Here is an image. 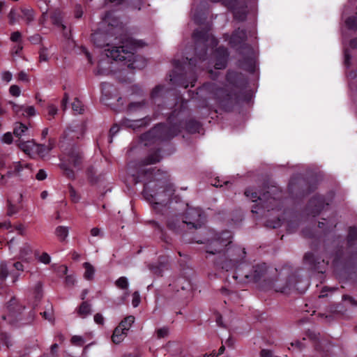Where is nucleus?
<instances>
[{
    "instance_id": "nucleus-1",
    "label": "nucleus",
    "mask_w": 357,
    "mask_h": 357,
    "mask_svg": "<svg viewBox=\"0 0 357 357\" xmlns=\"http://www.w3.org/2000/svg\"><path fill=\"white\" fill-rule=\"evenodd\" d=\"M161 155L158 151L151 153L147 158L139 163L131 162L129 171L135 183H144V197L153 204L157 213H163V211L169 215L176 211L173 206V201L178 202L179 198L174 195V187L168 182L167 173L158 170L153 173L152 169L146 166L160 162ZM169 216H167L168 218Z\"/></svg>"
},
{
    "instance_id": "nucleus-2",
    "label": "nucleus",
    "mask_w": 357,
    "mask_h": 357,
    "mask_svg": "<svg viewBox=\"0 0 357 357\" xmlns=\"http://www.w3.org/2000/svg\"><path fill=\"white\" fill-rule=\"evenodd\" d=\"M145 43L142 40H137L128 38L121 42L119 46H113L105 50L107 58L101 60L96 70L97 75H109L113 72V62L126 61L128 67L132 69H142L146 65V61L139 56H135L134 52L139 47H142Z\"/></svg>"
},
{
    "instance_id": "nucleus-3",
    "label": "nucleus",
    "mask_w": 357,
    "mask_h": 357,
    "mask_svg": "<svg viewBox=\"0 0 357 357\" xmlns=\"http://www.w3.org/2000/svg\"><path fill=\"white\" fill-rule=\"evenodd\" d=\"M185 206L187 207L186 212L182 218L178 216L177 209L167 218L166 224L170 230L179 232L185 227L198 229L204 225L205 215L201 208L189 207L188 204H185Z\"/></svg>"
},
{
    "instance_id": "nucleus-4",
    "label": "nucleus",
    "mask_w": 357,
    "mask_h": 357,
    "mask_svg": "<svg viewBox=\"0 0 357 357\" xmlns=\"http://www.w3.org/2000/svg\"><path fill=\"white\" fill-rule=\"evenodd\" d=\"M245 195L253 202H259L258 204L252 208V213H258L259 208H266L267 211L278 208L280 205L281 192L275 186L268 188L263 194L258 195V192L251 189L245 191Z\"/></svg>"
},
{
    "instance_id": "nucleus-5",
    "label": "nucleus",
    "mask_w": 357,
    "mask_h": 357,
    "mask_svg": "<svg viewBox=\"0 0 357 357\" xmlns=\"http://www.w3.org/2000/svg\"><path fill=\"white\" fill-rule=\"evenodd\" d=\"M193 39L195 42L196 57L189 60V64L196 66L194 60L197 59L202 63L206 60L207 51H211L218 45V40L215 37L206 30H196L193 33Z\"/></svg>"
},
{
    "instance_id": "nucleus-6",
    "label": "nucleus",
    "mask_w": 357,
    "mask_h": 357,
    "mask_svg": "<svg viewBox=\"0 0 357 357\" xmlns=\"http://www.w3.org/2000/svg\"><path fill=\"white\" fill-rule=\"evenodd\" d=\"M246 252L244 248L237 245H229L217 262V266L227 271L236 269L238 274V269L245 264Z\"/></svg>"
},
{
    "instance_id": "nucleus-7",
    "label": "nucleus",
    "mask_w": 357,
    "mask_h": 357,
    "mask_svg": "<svg viewBox=\"0 0 357 357\" xmlns=\"http://www.w3.org/2000/svg\"><path fill=\"white\" fill-rule=\"evenodd\" d=\"M232 234L229 231L216 233L206 242V251L208 254L215 255L225 252L231 244Z\"/></svg>"
},
{
    "instance_id": "nucleus-8",
    "label": "nucleus",
    "mask_w": 357,
    "mask_h": 357,
    "mask_svg": "<svg viewBox=\"0 0 357 357\" xmlns=\"http://www.w3.org/2000/svg\"><path fill=\"white\" fill-rule=\"evenodd\" d=\"M169 130L167 125L158 124L147 132L143 134L141 136V140L144 142L145 146H148L155 143L156 141L173 137L178 132V131H176L167 135Z\"/></svg>"
},
{
    "instance_id": "nucleus-9",
    "label": "nucleus",
    "mask_w": 357,
    "mask_h": 357,
    "mask_svg": "<svg viewBox=\"0 0 357 357\" xmlns=\"http://www.w3.org/2000/svg\"><path fill=\"white\" fill-rule=\"evenodd\" d=\"M82 159L81 153L76 149H72L66 156L61 159V168L63 170L66 176L72 179L75 178V173L71 167L79 169Z\"/></svg>"
},
{
    "instance_id": "nucleus-10",
    "label": "nucleus",
    "mask_w": 357,
    "mask_h": 357,
    "mask_svg": "<svg viewBox=\"0 0 357 357\" xmlns=\"http://www.w3.org/2000/svg\"><path fill=\"white\" fill-rule=\"evenodd\" d=\"M266 271V266L265 264H257L252 266L250 269L248 264L243 265L242 268L238 269V274L233 275V278L244 277L248 282H258Z\"/></svg>"
},
{
    "instance_id": "nucleus-11",
    "label": "nucleus",
    "mask_w": 357,
    "mask_h": 357,
    "mask_svg": "<svg viewBox=\"0 0 357 357\" xmlns=\"http://www.w3.org/2000/svg\"><path fill=\"white\" fill-rule=\"evenodd\" d=\"M7 309L8 314L2 316L3 319L8 320L11 324L22 319L20 316L22 310L25 309V307L21 305L16 298H13L10 300L7 305Z\"/></svg>"
},
{
    "instance_id": "nucleus-12",
    "label": "nucleus",
    "mask_w": 357,
    "mask_h": 357,
    "mask_svg": "<svg viewBox=\"0 0 357 357\" xmlns=\"http://www.w3.org/2000/svg\"><path fill=\"white\" fill-rule=\"evenodd\" d=\"M8 168L9 170L6 174L8 177L17 176L23 179L31 176V169L27 163H22L20 161L13 162Z\"/></svg>"
},
{
    "instance_id": "nucleus-13",
    "label": "nucleus",
    "mask_w": 357,
    "mask_h": 357,
    "mask_svg": "<svg viewBox=\"0 0 357 357\" xmlns=\"http://www.w3.org/2000/svg\"><path fill=\"white\" fill-rule=\"evenodd\" d=\"M227 57V50L220 47L213 53L208 63L213 65L215 69H223L226 67Z\"/></svg>"
},
{
    "instance_id": "nucleus-14",
    "label": "nucleus",
    "mask_w": 357,
    "mask_h": 357,
    "mask_svg": "<svg viewBox=\"0 0 357 357\" xmlns=\"http://www.w3.org/2000/svg\"><path fill=\"white\" fill-rule=\"evenodd\" d=\"M114 31V28L113 24H112V27L107 33L102 31L101 29L96 31L91 36V38L94 45L99 47H109L111 42V34L113 33Z\"/></svg>"
},
{
    "instance_id": "nucleus-15",
    "label": "nucleus",
    "mask_w": 357,
    "mask_h": 357,
    "mask_svg": "<svg viewBox=\"0 0 357 357\" xmlns=\"http://www.w3.org/2000/svg\"><path fill=\"white\" fill-rule=\"evenodd\" d=\"M204 88L208 90L214 98L218 100H229V95L227 90L224 88H218L214 83L207 84L204 85Z\"/></svg>"
},
{
    "instance_id": "nucleus-16",
    "label": "nucleus",
    "mask_w": 357,
    "mask_h": 357,
    "mask_svg": "<svg viewBox=\"0 0 357 357\" xmlns=\"http://www.w3.org/2000/svg\"><path fill=\"white\" fill-rule=\"evenodd\" d=\"M304 261L306 264L312 266L314 269H317L319 272H323L322 267L323 264H325V259L317 257L313 252H307L304 256Z\"/></svg>"
},
{
    "instance_id": "nucleus-17",
    "label": "nucleus",
    "mask_w": 357,
    "mask_h": 357,
    "mask_svg": "<svg viewBox=\"0 0 357 357\" xmlns=\"http://www.w3.org/2000/svg\"><path fill=\"white\" fill-rule=\"evenodd\" d=\"M324 200L321 196H316L313 197L309 203V207L311 208V213L313 216L318 215L320 211L324 208Z\"/></svg>"
},
{
    "instance_id": "nucleus-18",
    "label": "nucleus",
    "mask_w": 357,
    "mask_h": 357,
    "mask_svg": "<svg viewBox=\"0 0 357 357\" xmlns=\"http://www.w3.org/2000/svg\"><path fill=\"white\" fill-rule=\"evenodd\" d=\"M17 143L20 149L24 152L26 154L33 157L34 155L35 146H36L37 144H36L33 140H17L16 142Z\"/></svg>"
},
{
    "instance_id": "nucleus-19",
    "label": "nucleus",
    "mask_w": 357,
    "mask_h": 357,
    "mask_svg": "<svg viewBox=\"0 0 357 357\" xmlns=\"http://www.w3.org/2000/svg\"><path fill=\"white\" fill-rule=\"evenodd\" d=\"M246 39V32L244 29H238L236 30L229 39V43L234 46H238L243 43Z\"/></svg>"
},
{
    "instance_id": "nucleus-20",
    "label": "nucleus",
    "mask_w": 357,
    "mask_h": 357,
    "mask_svg": "<svg viewBox=\"0 0 357 357\" xmlns=\"http://www.w3.org/2000/svg\"><path fill=\"white\" fill-rule=\"evenodd\" d=\"M18 259L29 263L32 259V248L29 243H24L20 249Z\"/></svg>"
},
{
    "instance_id": "nucleus-21",
    "label": "nucleus",
    "mask_w": 357,
    "mask_h": 357,
    "mask_svg": "<svg viewBox=\"0 0 357 357\" xmlns=\"http://www.w3.org/2000/svg\"><path fill=\"white\" fill-rule=\"evenodd\" d=\"M10 104L13 105V109L14 112L17 114H22L23 116H32L36 114V110L34 107L33 106H29L26 107H24L22 105H17L13 102H10Z\"/></svg>"
},
{
    "instance_id": "nucleus-22",
    "label": "nucleus",
    "mask_w": 357,
    "mask_h": 357,
    "mask_svg": "<svg viewBox=\"0 0 357 357\" xmlns=\"http://www.w3.org/2000/svg\"><path fill=\"white\" fill-rule=\"evenodd\" d=\"M54 147V140H50L47 146L37 144L36 146H35L34 155H38L40 157H45Z\"/></svg>"
},
{
    "instance_id": "nucleus-23",
    "label": "nucleus",
    "mask_w": 357,
    "mask_h": 357,
    "mask_svg": "<svg viewBox=\"0 0 357 357\" xmlns=\"http://www.w3.org/2000/svg\"><path fill=\"white\" fill-rule=\"evenodd\" d=\"M127 334V331H124V330L117 326L113 332L112 340L114 344H119L123 341Z\"/></svg>"
},
{
    "instance_id": "nucleus-24",
    "label": "nucleus",
    "mask_w": 357,
    "mask_h": 357,
    "mask_svg": "<svg viewBox=\"0 0 357 357\" xmlns=\"http://www.w3.org/2000/svg\"><path fill=\"white\" fill-rule=\"evenodd\" d=\"M77 313L82 318L86 317L91 314V305L86 301H83L77 309Z\"/></svg>"
},
{
    "instance_id": "nucleus-25",
    "label": "nucleus",
    "mask_w": 357,
    "mask_h": 357,
    "mask_svg": "<svg viewBox=\"0 0 357 357\" xmlns=\"http://www.w3.org/2000/svg\"><path fill=\"white\" fill-rule=\"evenodd\" d=\"M50 18L54 24L61 27L63 30L66 29V26L62 23L63 15L60 10L53 11L51 13Z\"/></svg>"
},
{
    "instance_id": "nucleus-26",
    "label": "nucleus",
    "mask_w": 357,
    "mask_h": 357,
    "mask_svg": "<svg viewBox=\"0 0 357 357\" xmlns=\"http://www.w3.org/2000/svg\"><path fill=\"white\" fill-rule=\"evenodd\" d=\"M28 128L23 123H17L14 128L13 133L18 140H22V137H25L28 132Z\"/></svg>"
},
{
    "instance_id": "nucleus-27",
    "label": "nucleus",
    "mask_w": 357,
    "mask_h": 357,
    "mask_svg": "<svg viewBox=\"0 0 357 357\" xmlns=\"http://www.w3.org/2000/svg\"><path fill=\"white\" fill-rule=\"evenodd\" d=\"M147 123L145 119H140L137 120H126L124 124L128 128H131L133 130H135L142 126H144Z\"/></svg>"
},
{
    "instance_id": "nucleus-28",
    "label": "nucleus",
    "mask_w": 357,
    "mask_h": 357,
    "mask_svg": "<svg viewBox=\"0 0 357 357\" xmlns=\"http://www.w3.org/2000/svg\"><path fill=\"white\" fill-rule=\"evenodd\" d=\"M83 266L85 269L84 278L87 280H92L95 274L94 267L89 262L84 263Z\"/></svg>"
},
{
    "instance_id": "nucleus-29",
    "label": "nucleus",
    "mask_w": 357,
    "mask_h": 357,
    "mask_svg": "<svg viewBox=\"0 0 357 357\" xmlns=\"http://www.w3.org/2000/svg\"><path fill=\"white\" fill-rule=\"evenodd\" d=\"M135 321V317L130 315L124 318L123 320L121 321V323L119 324L118 327L122 328L124 330V331H128L130 328L132 324Z\"/></svg>"
},
{
    "instance_id": "nucleus-30",
    "label": "nucleus",
    "mask_w": 357,
    "mask_h": 357,
    "mask_svg": "<svg viewBox=\"0 0 357 357\" xmlns=\"http://www.w3.org/2000/svg\"><path fill=\"white\" fill-rule=\"evenodd\" d=\"M22 18L24 19L27 24H29L34 20V12L31 8H22Z\"/></svg>"
},
{
    "instance_id": "nucleus-31",
    "label": "nucleus",
    "mask_w": 357,
    "mask_h": 357,
    "mask_svg": "<svg viewBox=\"0 0 357 357\" xmlns=\"http://www.w3.org/2000/svg\"><path fill=\"white\" fill-rule=\"evenodd\" d=\"M146 102L144 100L138 102H131L128 107L129 112L132 113L136 111L142 110L145 107Z\"/></svg>"
},
{
    "instance_id": "nucleus-32",
    "label": "nucleus",
    "mask_w": 357,
    "mask_h": 357,
    "mask_svg": "<svg viewBox=\"0 0 357 357\" xmlns=\"http://www.w3.org/2000/svg\"><path fill=\"white\" fill-rule=\"evenodd\" d=\"M68 228L64 226H59L56 228L55 234L60 241H64L68 236Z\"/></svg>"
},
{
    "instance_id": "nucleus-33",
    "label": "nucleus",
    "mask_w": 357,
    "mask_h": 357,
    "mask_svg": "<svg viewBox=\"0 0 357 357\" xmlns=\"http://www.w3.org/2000/svg\"><path fill=\"white\" fill-rule=\"evenodd\" d=\"M8 268L5 262L0 263V284H2L8 275Z\"/></svg>"
},
{
    "instance_id": "nucleus-34",
    "label": "nucleus",
    "mask_w": 357,
    "mask_h": 357,
    "mask_svg": "<svg viewBox=\"0 0 357 357\" xmlns=\"http://www.w3.org/2000/svg\"><path fill=\"white\" fill-rule=\"evenodd\" d=\"M116 286L121 289H127L128 287V281L126 277H120L115 282Z\"/></svg>"
},
{
    "instance_id": "nucleus-35",
    "label": "nucleus",
    "mask_w": 357,
    "mask_h": 357,
    "mask_svg": "<svg viewBox=\"0 0 357 357\" xmlns=\"http://www.w3.org/2000/svg\"><path fill=\"white\" fill-rule=\"evenodd\" d=\"M72 108L74 112H77V114H81L83 109V105L80 100H79L77 98H75L73 103H72Z\"/></svg>"
},
{
    "instance_id": "nucleus-36",
    "label": "nucleus",
    "mask_w": 357,
    "mask_h": 357,
    "mask_svg": "<svg viewBox=\"0 0 357 357\" xmlns=\"http://www.w3.org/2000/svg\"><path fill=\"white\" fill-rule=\"evenodd\" d=\"M165 268H167V265L165 264H162L159 266L154 265L150 266V269L151 270V271L157 275H162V272Z\"/></svg>"
},
{
    "instance_id": "nucleus-37",
    "label": "nucleus",
    "mask_w": 357,
    "mask_h": 357,
    "mask_svg": "<svg viewBox=\"0 0 357 357\" xmlns=\"http://www.w3.org/2000/svg\"><path fill=\"white\" fill-rule=\"evenodd\" d=\"M71 342L75 346H82L86 342V339L83 336L74 335L71 338Z\"/></svg>"
},
{
    "instance_id": "nucleus-38",
    "label": "nucleus",
    "mask_w": 357,
    "mask_h": 357,
    "mask_svg": "<svg viewBox=\"0 0 357 357\" xmlns=\"http://www.w3.org/2000/svg\"><path fill=\"white\" fill-rule=\"evenodd\" d=\"M347 238L349 243L357 239V228L356 227H351L349 228Z\"/></svg>"
},
{
    "instance_id": "nucleus-39",
    "label": "nucleus",
    "mask_w": 357,
    "mask_h": 357,
    "mask_svg": "<svg viewBox=\"0 0 357 357\" xmlns=\"http://www.w3.org/2000/svg\"><path fill=\"white\" fill-rule=\"evenodd\" d=\"M69 194L72 202L77 203L79 201L80 197L72 185H69Z\"/></svg>"
},
{
    "instance_id": "nucleus-40",
    "label": "nucleus",
    "mask_w": 357,
    "mask_h": 357,
    "mask_svg": "<svg viewBox=\"0 0 357 357\" xmlns=\"http://www.w3.org/2000/svg\"><path fill=\"white\" fill-rule=\"evenodd\" d=\"M165 92V88L162 86L158 85L155 86L151 92V98H156Z\"/></svg>"
},
{
    "instance_id": "nucleus-41",
    "label": "nucleus",
    "mask_w": 357,
    "mask_h": 357,
    "mask_svg": "<svg viewBox=\"0 0 357 357\" xmlns=\"http://www.w3.org/2000/svg\"><path fill=\"white\" fill-rule=\"evenodd\" d=\"M348 28L357 29V17H350L345 22Z\"/></svg>"
},
{
    "instance_id": "nucleus-42",
    "label": "nucleus",
    "mask_w": 357,
    "mask_h": 357,
    "mask_svg": "<svg viewBox=\"0 0 357 357\" xmlns=\"http://www.w3.org/2000/svg\"><path fill=\"white\" fill-rule=\"evenodd\" d=\"M36 257L38 261L44 264H49L51 261V257L47 252H43L41 255Z\"/></svg>"
},
{
    "instance_id": "nucleus-43",
    "label": "nucleus",
    "mask_w": 357,
    "mask_h": 357,
    "mask_svg": "<svg viewBox=\"0 0 357 357\" xmlns=\"http://www.w3.org/2000/svg\"><path fill=\"white\" fill-rule=\"evenodd\" d=\"M169 328L168 327H162L160 328H158L156 331V335L158 338H164L166 337L169 335Z\"/></svg>"
},
{
    "instance_id": "nucleus-44",
    "label": "nucleus",
    "mask_w": 357,
    "mask_h": 357,
    "mask_svg": "<svg viewBox=\"0 0 357 357\" xmlns=\"http://www.w3.org/2000/svg\"><path fill=\"white\" fill-rule=\"evenodd\" d=\"M18 212V208L15 205L11 203L10 200H8V211L7 214L9 216H11L14 214H16Z\"/></svg>"
},
{
    "instance_id": "nucleus-45",
    "label": "nucleus",
    "mask_w": 357,
    "mask_h": 357,
    "mask_svg": "<svg viewBox=\"0 0 357 357\" xmlns=\"http://www.w3.org/2000/svg\"><path fill=\"white\" fill-rule=\"evenodd\" d=\"M39 60L40 62L47 61L48 60V53L47 49L45 47H43L40 49L39 52Z\"/></svg>"
},
{
    "instance_id": "nucleus-46",
    "label": "nucleus",
    "mask_w": 357,
    "mask_h": 357,
    "mask_svg": "<svg viewBox=\"0 0 357 357\" xmlns=\"http://www.w3.org/2000/svg\"><path fill=\"white\" fill-rule=\"evenodd\" d=\"M132 305L134 307H136L140 303L141 299L138 291H135L132 295Z\"/></svg>"
},
{
    "instance_id": "nucleus-47",
    "label": "nucleus",
    "mask_w": 357,
    "mask_h": 357,
    "mask_svg": "<svg viewBox=\"0 0 357 357\" xmlns=\"http://www.w3.org/2000/svg\"><path fill=\"white\" fill-rule=\"evenodd\" d=\"M10 93L15 97L20 96L21 93L20 88L17 85H12L9 89Z\"/></svg>"
},
{
    "instance_id": "nucleus-48",
    "label": "nucleus",
    "mask_w": 357,
    "mask_h": 357,
    "mask_svg": "<svg viewBox=\"0 0 357 357\" xmlns=\"http://www.w3.org/2000/svg\"><path fill=\"white\" fill-rule=\"evenodd\" d=\"M34 294L36 299H40L42 297V284L40 282L36 284Z\"/></svg>"
},
{
    "instance_id": "nucleus-49",
    "label": "nucleus",
    "mask_w": 357,
    "mask_h": 357,
    "mask_svg": "<svg viewBox=\"0 0 357 357\" xmlns=\"http://www.w3.org/2000/svg\"><path fill=\"white\" fill-rule=\"evenodd\" d=\"M12 77H13V75L9 71H3L1 73V79H2V80L6 82H7V83L12 80Z\"/></svg>"
},
{
    "instance_id": "nucleus-50",
    "label": "nucleus",
    "mask_w": 357,
    "mask_h": 357,
    "mask_svg": "<svg viewBox=\"0 0 357 357\" xmlns=\"http://www.w3.org/2000/svg\"><path fill=\"white\" fill-rule=\"evenodd\" d=\"M21 38L22 34L19 31H15L10 36V40L15 43H21Z\"/></svg>"
},
{
    "instance_id": "nucleus-51",
    "label": "nucleus",
    "mask_w": 357,
    "mask_h": 357,
    "mask_svg": "<svg viewBox=\"0 0 357 357\" xmlns=\"http://www.w3.org/2000/svg\"><path fill=\"white\" fill-rule=\"evenodd\" d=\"M119 131V127L117 125L113 126L109 130V143L112 142L113 137Z\"/></svg>"
},
{
    "instance_id": "nucleus-52",
    "label": "nucleus",
    "mask_w": 357,
    "mask_h": 357,
    "mask_svg": "<svg viewBox=\"0 0 357 357\" xmlns=\"http://www.w3.org/2000/svg\"><path fill=\"white\" fill-rule=\"evenodd\" d=\"M244 49H245L248 52V60L250 63H252L254 60V53L252 48L248 45H245Z\"/></svg>"
},
{
    "instance_id": "nucleus-53",
    "label": "nucleus",
    "mask_w": 357,
    "mask_h": 357,
    "mask_svg": "<svg viewBox=\"0 0 357 357\" xmlns=\"http://www.w3.org/2000/svg\"><path fill=\"white\" fill-rule=\"evenodd\" d=\"M2 140L6 144H10L13 141V135L11 132H6L3 135Z\"/></svg>"
},
{
    "instance_id": "nucleus-54",
    "label": "nucleus",
    "mask_w": 357,
    "mask_h": 357,
    "mask_svg": "<svg viewBox=\"0 0 357 357\" xmlns=\"http://www.w3.org/2000/svg\"><path fill=\"white\" fill-rule=\"evenodd\" d=\"M36 178L38 181H43L47 178V174L43 169H40L37 173Z\"/></svg>"
},
{
    "instance_id": "nucleus-55",
    "label": "nucleus",
    "mask_w": 357,
    "mask_h": 357,
    "mask_svg": "<svg viewBox=\"0 0 357 357\" xmlns=\"http://www.w3.org/2000/svg\"><path fill=\"white\" fill-rule=\"evenodd\" d=\"M94 321L98 324H104V317L100 314L97 313L94 315Z\"/></svg>"
},
{
    "instance_id": "nucleus-56",
    "label": "nucleus",
    "mask_w": 357,
    "mask_h": 357,
    "mask_svg": "<svg viewBox=\"0 0 357 357\" xmlns=\"http://www.w3.org/2000/svg\"><path fill=\"white\" fill-rule=\"evenodd\" d=\"M48 114L51 116H54L57 113V108L54 105H50L47 107Z\"/></svg>"
},
{
    "instance_id": "nucleus-57",
    "label": "nucleus",
    "mask_w": 357,
    "mask_h": 357,
    "mask_svg": "<svg viewBox=\"0 0 357 357\" xmlns=\"http://www.w3.org/2000/svg\"><path fill=\"white\" fill-rule=\"evenodd\" d=\"M18 79H19V80H21V81H24V82H29L28 75L24 71H21L19 73Z\"/></svg>"
},
{
    "instance_id": "nucleus-58",
    "label": "nucleus",
    "mask_w": 357,
    "mask_h": 357,
    "mask_svg": "<svg viewBox=\"0 0 357 357\" xmlns=\"http://www.w3.org/2000/svg\"><path fill=\"white\" fill-rule=\"evenodd\" d=\"M22 48L23 47L22 43H17V44L13 47V54H18L22 51Z\"/></svg>"
},
{
    "instance_id": "nucleus-59",
    "label": "nucleus",
    "mask_w": 357,
    "mask_h": 357,
    "mask_svg": "<svg viewBox=\"0 0 357 357\" xmlns=\"http://www.w3.org/2000/svg\"><path fill=\"white\" fill-rule=\"evenodd\" d=\"M69 96L68 93H64L63 98L61 101V107L63 110H65L67 107V104L68 102Z\"/></svg>"
},
{
    "instance_id": "nucleus-60",
    "label": "nucleus",
    "mask_w": 357,
    "mask_h": 357,
    "mask_svg": "<svg viewBox=\"0 0 357 357\" xmlns=\"http://www.w3.org/2000/svg\"><path fill=\"white\" fill-rule=\"evenodd\" d=\"M13 266L17 270L20 271H24V265L21 261H16L13 264Z\"/></svg>"
},
{
    "instance_id": "nucleus-61",
    "label": "nucleus",
    "mask_w": 357,
    "mask_h": 357,
    "mask_svg": "<svg viewBox=\"0 0 357 357\" xmlns=\"http://www.w3.org/2000/svg\"><path fill=\"white\" fill-rule=\"evenodd\" d=\"M75 282V277L73 275H67L66 277V283L68 285H73Z\"/></svg>"
},
{
    "instance_id": "nucleus-62",
    "label": "nucleus",
    "mask_w": 357,
    "mask_h": 357,
    "mask_svg": "<svg viewBox=\"0 0 357 357\" xmlns=\"http://www.w3.org/2000/svg\"><path fill=\"white\" fill-rule=\"evenodd\" d=\"M83 11L80 6H76L75 16L76 18H80L82 16Z\"/></svg>"
},
{
    "instance_id": "nucleus-63",
    "label": "nucleus",
    "mask_w": 357,
    "mask_h": 357,
    "mask_svg": "<svg viewBox=\"0 0 357 357\" xmlns=\"http://www.w3.org/2000/svg\"><path fill=\"white\" fill-rule=\"evenodd\" d=\"M15 14H16L15 10L13 9H12L9 13L8 17H9L10 23L11 24H13L15 22Z\"/></svg>"
},
{
    "instance_id": "nucleus-64",
    "label": "nucleus",
    "mask_w": 357,
    "mask_h": 357,
    "mask_svg": "<svg viewBox=\"0 0 357 357\" xmlns=\"http://www.w3.org/2000/svg\"><path fill=\"white\" fill-rule=\"evenodd\" d=\"M260 356L261 357H272V352L270 350L262 349Z\"/></svg>"
}]
</instances>
